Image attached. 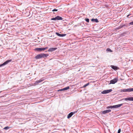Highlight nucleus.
<instances>
[{
  "label": "nucleus",
  "instance_id": "39448f33",
  "mask_svg": "<svg viewBox=\"0 0 133 133\" xmlns=\"http://www.w3.org/2000/svg\"><path fill=\"white\" fill-rule=\"evenodd\" d=\"M112 91V89L109 90H105L101 92V94H106L111 92Z\"/></svg>",
  "mask_w": 133,
  "mask_h": 133
},
{
  "label": "nucleus",
  "instance_id": "412c9836",
  "mask_svg": "<svg viewBox=\"0 0 133 133\" xmlns=\"http://www.w3.org/2000/svg\"><path fill=\"white\" fill-rule=\"evenodd\" d=\"M129 92L133 91V88H129Z\"/></svg>",
  "mask_w": 133,
  "mask_h": 133
},
{
  "label": "nucleus",
  "instance_id": "b1692460",
  "mask_svg": "<svg viewBox=\"0 0 133 133\" xmlns=\"http://www.w3.org/2000/svg\"><path fill=\"white\" fill-rule=\"evenodd\" d=\"M77 111H75L73 112H72V115H73V114L77 113Z\"/></svg>",
  "mask_w": 133,
  "mask_h": 133
},
{
  "label": "nucleus",
  "instance_id": "0eeeda50",
  "mask_svg": "<svg viewBox=\"0 0 133 133\" xmlns=\"http://www.w3.org/2000/svg\"><path fill=\"white\" fill-rule=\"evenodd\" d=\"M57 48H51L48 49V51L49 52H52L54 51L57 49Z\"/></svg>",
  "mask_w": 133,
  "mask_h": 133
},
{
  "label": "nucleus",
  "instance_id": "6e6552de",
  "mask_svg": "<svg viewBox=\"0 0 133 133\" xmlns=\"http://www.w3.org/2000/svg\"><path fill=\"white\" fill-rule=\"evenodd\" d=\"M125 101H133V97H129L125 98L124 99Z\"/></svg>",
  "mask_w": 133,
  "mask_h": 133
},
{
  "label": "nucleus",
  "instance_id": "1a4fd4ad",
  "mask_svg": "<svg viewBox=\"0 0 133 133\" xmlns=\"http://www.w3.org/2000/svg\"><path fill=\"white\" fill-rule=\"evenodd\" d=\"M35 50L37 51H43V47L36 48L35 49Z\"/></svg>",
  "mask_w": 133,
  "mask_h": 133
},
{
  "label": "nucleus",
  "instance_id": "4468645a",
  "mask_svg": "<svg viewBox=\"0 0 133 133\" xmlns=\"http://www.w3.org/2000/svg\"><path fill=\"white\" fill-rule=\"evenodd\" d=\"M91 21L92 22H95L96 23H98V20L97 18H96L95 19H93V18L92 19H91Z\"/></svg>",
  "mask_w": 133,
  "mask_h": 133
},
{
  "label": "nucleus",
  "instance_id": "393cba45",
  "mask_svg": "<svg viewBox=\"0 0 133 133\" xmlns=\"http://www.w3.org/2000/svg\"><path fill=\"white\" fill-rule=\"evenodd\" d=\"M85 21L87 22H89V19L88 18L85 19Z\"/></svg>",
  "mask_w": 133,
  "mask_h": 133
},
{
  "label": "nucleus",
  "instance_id": "f03ea898",
  "mask_svg": "<svg viewBox=\"0 0 133 133\" xmlns=\"http://www.w3.org/2000/svg\"><path fill=\"white\" fill-rule=\"evenodd\" d=\"M123 105V104H120L116 105H114L113 106H108L106 108L107 109L111 108H118V107H120L122 106Z\"/></svg>",
  "mask_w": 133,
  "mask_h": 133
},
{
  "label": "nucleus",
  "instance_id": "6ab92c4d",
  "mask_svg": "<svg viewBox=\"0 0 133 133\" xmlns=\"http://www.w3.org/2000/svg\"><path fill=\"white\" fill-rule=\"evenodd\" d=\"M10 128V127H9L8 126H7V127H4V128L3 129L5 130H7L8 129H9Z\"/></svg>",
  "mask_w": 133,
  "mask_h": 133
},
{
  "label": "nucleus",
  "instance_id": "7c9ffc66",
  "mask_svg": "<svg viewBox=\"0 0 133 133\" xmlns=\"http://www.w3.org/2000/svg\"><path fill=\"white\" fill-rule=\"evenodd\" d=\"M130 15H127V17H128V18L129 17V16Z\"/></svg>",
  "mask_w": 133,
  "mask_h": 133
},
{
  "label": "nucleus",
  "instance_id": "c756f323",
  "mask_svg": "<svg viewBox=\"0 0 133 133\" xmlns=\"http://www.w3.org/2000/svg\"><path fill=\"white\" fill-rule=\"evenodd\" d=\"M123 26H120L119 28H118L119 29H120L121 28H122L123 27Z\"/></svg>",
  "mask_w": 133,
  "mask_h": 133
},
{
  "label": "nucleus",
  "instance_id": "dca6fc26",
  "mask_svg": "<svg viewBox=\"0 0 133 133\" xmlns=\"http://www.w3.org/2000/svg\"><path fill=\"white\" fill-rule=\"evenodd\" d=\"M57 16V20H62L63 18L62 17L59 16Z\"/></svg>",
  "mask_w": 133,
  "mask_h": 133
},
{
  "label": "nucleus",
  "instance_id": "bb28decb",
  "mask_svg": "<svg viewBox=\"0 0 133 133\" xmlns=\"http://www.w3.org/2000/svg\"><path fill=\"white\" fill-rule=\"evenodd\" d=\"M121 131V129H119L118 130L117 133H120Z\"/></svg>",
  "mask_w": 133,
  "mask_h": 133
},
{
  "label": "nucleus",
  "instance_id": "f257e3e1",
  "mask_svg": "<svg viewBox=\"0 0 133 133\" xmlns=\"http://www.w3.org/2000/svg\"><path fill=\"white\" fill-rule=\"evenodd\" d=\"M48 54H41L37 55L35 57L36 59H39L42 58H46L49 56Z\"/></svg>",
  "mask_w": 133,
  "mask_h": 133
},
{
  "label": "nucleus",
  "instance_id": "cd10ccee",
  "mask_svg": "<svg viewBox=\"0 0 133 133\" xmlns=\"http://www.w3.org/2000/svg\"><path fill=\"white\" fill-rule=\"evenodd\" d=\"M58 10L57 9H54L52 10V11H57Z\"/></svg>",
  "mask_w": 133,
  "mask_h": 133
},
{
  "label": "nucleus",
  "instance_id": "a211bd4d",
  "mask_svg": "<svg viewBox=\"0 0 133 133\" xmlns=\"http://www.w3.org/2000/svg\"><path fill=\"white\" fill-rule=\"evenodd\" d=\"M69 87L68 86V87H66L65 88H63V90H66L68 89H69Z\"/></svg>",
  "mask_w": 133,
  "mask_h": 133
},
{
  "label": "nucleus",
  "instance_id": "7ed1b4c3",
  "mask_svg": "<svg viewBox=\"0 0 133 133\" xmlns=\"http://www.w3.org/2000/svg\"><path fill=\"white\" fill-rule=\"evenodd\" d=\"M118 80V79L117 77H115L113 79L110 81L109 84H114L117 82Z\"/></svg>",
  "mask_w": 133,
  "mask_h": 133
},
{
  "label": "nucleus",
  "instance_id": "ddd939ff",
  "mask_svg": "<svg viewBox=\"0 0 133 133\" xmlns=\"http://www.w3.org/2000/svg\"><path fill=\"white\" fill-rule=\"evenodd\" d=\"M121 92H129V89H121Z\"/></svg>",
  "mask_w": 133,
  "mask_h": 133
},
{
  "label": "nucleus",
  "instance_id": "4be33fe9",
  "mask_svg": "<svg viewBox=\"0 0 133 133\" xmlns=\"http://www.w3.org/2000/svg\"><path fill=\"white\" fill-rule=\"evenodd\" d=\"M48 48L47 47H43V51L47 49Z\"/></svg>",
  "mask_w": 133,
  "mask_h": 133
},
{
  "label": "nucleus",
  "instance_id": "aec40b11",
  "mask_svg": "<svg viewBox=\"0 0 133 133\" xmlns=\"http://www.w3.org/2000/svg\"><path fill=\"white\" fill-rule=\"evenodd\" d=\"M89 83H87V84H85L83 86V87L84 88H85V87H87V86L88 85H89Z\"/></svg>",
  "mask_w": 133,
  "mask_h": 133
},
{
  "label": "nucleus",
  "instance_id": "c85d7f7f",
  "mask_svg": "<svg viewBox=\"0 0 133 133\" xmlns=\"http://www.w3.org/2000/svg\"><path fill=\"white\" fill-rule=\"evenodd\" d=\"M63 89V88L62 89H60L58 90V91H64Z\"/></svg>",
  "mask_w": 133,
  "mask_h": 133
},
{
  "label": "nucleus",
  "instance_id": "f3484780",
  "mask_svg": "<svg viewBox=\"0 0 133 133\" xmlns=\"http://www.w3.org/2000/svg\"><path fill=\"white\" fill-rule=\"evenodd\" d=\"M51 20H54V21H55L57 20V16H56L55 17L53 18H51Z\"/></svg>",
  "mask_w": 133,
  "mask_h": 133
},
{
  "label": "nucleus",
  "instance_id": "9d476101",
  "mask_svg": "<svg viewBox=\"0 0 133 133\" xmlns=\"http://www.w3.org/2000/svg\"><path fill=\"white\" fill-rule=\"evenodd\" d=\"M111 111V110L110 109L107 110H104L102 112L103 114H105L107 113H108Z\"/></svg>",
  "mask_w": 133,
  "mask_h": 133
},
{
  "label": "nucleus",
  "instance_id": "2eb2a0df",
  "mask_svg": "<svg viewBox=\"0 0 133 133\" xmlns=\"http://www.w3.org/2000/svg\"><path fill=\"white\" fill-rule=\"evenodd\" d=\"M72 112H71L67 116V118H70L72 116Z\"/></svg>",
  "mask_w": 133,
  "mask_h": 133
},
{
  "label": "nucleus",
  "instance_id": "f8f14e48",
  "mask_svg": "<svg viewBox=\"0 0 133 133\" xmlns=\"http://www.w3.org/2000/svg\"><path fill=\"white\" fill-rule=\"evenodd\" d=\"M43 81V79H41L35 82V84H37L42 82Z\"/></svg>",
  "mask_w": 133,
  "mask_h": 133
},
{
  "label": "nucleus",
  "instance_id": "9b49d317",
  "mask_svg": "<svg viewBox=\"0 0 133 133\" xmlns=\"http://www.w3.org/2000/svg\"><path fill=\"white\" fill-rule=\"evenodd\" d=\"M111 67L112 68L115 70H116L118 69L117 67L114 65H112L111 66Z\"/></svg>",
  "mask_w": 133,
  "mask_h": 133
},
{
  "label": "nucleus",
  "instance_id": "20e7f679",
  "mask_svg": "<svg viewBox=\"0 0 133 133\" xmlns=\"http://www.w3.org/2000/svg\"><path fill=\"white\" fill-rule=\"evenodd\" d=\"M11 59H9L6 61L2 64H0V67L4 66L8 64L9 63L11 62Z\"/></svg>",
  "mask_w": 133,
  "mask_h": 133
},
{
  "label": "nucleus",
  "instance_id": "a878e982",
  "mask_svg": "<svg viewBox=\"0 0 133 133\" xmlns=\"http://www.w3.org/2000/svg\"><path fill=\"white\" fill-rule=\"evenodd\" d=\"M129 24L130 25H133V21L129 23Z\"/></svg>",
  "mask_w": 133,
  "mask_h": 133
},
{
  "label": "nucleus",
  "instance_id": "423d86ee",
  "mask_svg": "<svg viewBox=\"0 0 133 133\" xmlns=\"http://www.w3.org/2000/svg\"><path fill=\"white\" fill-rule=\"evenodd\" d=\"M56 34L57 36L60 37H63L65 36L66 35V34H60L57 32H56Z\"/></svg>",
  "mask_w": 133,
  "mask_h": 133
},
{
  "label": "nucleus",
  "instance_id": "5701e85b",
  "mask_svg": "<svg viewBox=\"0 0 133 133\" xmlns=\"http://www.w3.org/2000/svg\"><path fill=\"white\" fill-rule=\"evenodd\" d=\"M107 51H109L111 52H112V51H111V49L109 48H108L106 50Z\"/></svg>",
  "mask_w": 133,
  "mask_h": 133
}]
</instances>
